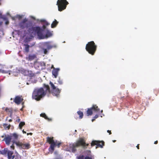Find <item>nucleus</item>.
<instances>
[{"instance_id": "1", "label": "nucleus", "mask_w": 159, "mask_h": 159, "mask_svg": "<svg viewBox=\"0 0 159 159\" xmlns=\"http://www.w3.org/2000/svg\"><path fill=\"white\" fill-rule=\"evenodd\" d=\"M29 32L31 39L36 35L39 39H43L50 37L52 35V32H51L43 25L42 27H33L29 29Z\"/></svg>"}, {"instance_id": "2", "label": "nucleus", "mask_w": 159, "mask_h": 159, "mask_svg": "<svg viewBox=\"0 0 159 159\" xmlns=\"http://www.w3.org/2000/svg\"><path fill=\"white\" fill-rule=\"evenodd\" d=\"M47 92H50V89L48 85H46L44 89L42 88H35L32 93V98L39 101L44 97Z\"/></svg>"}, {"instance_id": "3", "label": "nucleus", "mask_w": 159, "mask_h": 159, "mask_svg": "<svg viewBox=\"0 0 159 159\" xmlns=\"http://www.w3.org/2000/svg\"><path fill=\"white\" fill-rule=\"evenodd\" d=\"M17 70H16V71ZM18 71L24 75L29 76L30 80L29 82L26 83L27 84L29 85L31 83H34L36 82L37 80L34 76V75L31 71L25 70L22 68H20V70H18Z\"/></svg>"}, {"instance_id": "4", "label": "nucleus", "mask_w": 159, "mask_h": 159, "mask_svg": "<svg viewBox=\"0 0 159 159\" xmlns=\"http://www.w3.org/2000/svg\"><path fill=\"white\" fill-rule=\"evenodd\" d=\"M85 143L83 139H80L77 142V143L75 144H70L69 146L66 149V151L70 152H74L76 150L75 148L81 145L85 146Z\"/></svg>"}, {"instance_id": "5", "label": "nucleus", "mask_w": 159, "mask_h": 159, "mask_svg": "<svg viewBox=\"0 0 159 159\" xmlns=\"http://www.w3.org/2000/svg\"><path fill=\"white\" fill-rule=\"evenodd\" d=\"M97 48V46L93 41L88 43L86 46L85 49L88 52L92 55H94Z\"/></svg>"}, {"instance_id": "6", "label": "nucleus", "mask_w": 159, "mask_h": 159, "mask_svg": "<svg viewBox=\"0 0 159 159\" xmlns=\"http://www.w3.org/2000/svg\"><path fill=\"white\" fill-rule=\"evenodd\" d=\"M43 47L47 48V49L43 48V52L44 54H46L48 53L47 50H50L52 48H56L57 47V45L56 43H53L52 42H48L43 43L42 44Z\"/></svg>"}, {"instance_id": "7", "label": "nucleus", "mask_w": 159, "mask_h": 159, "mask_svg": "<svg viewBox=\"0 0 159 159\" xmlns=\"http://www.w3.org/2000/svg\"><path fill=\"white\" fill-rule=\"evenodd\" d=\"M47 140L51 144L50 147L49 148V150L51 152V153L54 150V148L56 146H57L58 147H59L61 144L60 143L58 142L57 141H54L53 139V138H51L48 137Z\"/></svg>"}, {"instance_id": "8", "label": "nucleus", "mask_w": 159, "mask_h": 159, "mask_svg": "<svg viewBox=\"0 0 159 159\" xmlns=\"http://www.w3.org/2000/svg\"><path fill=\"white\" fill-rule=\"evenodd\" d=\"M68 4L66 0H57V5L58 6V11H61L65 10Z\"/></svg>"}, {"instance_id": "9", "label": "nucleus", "mask_w": 159, "mask_h": 159, "mask_svg": "<svg viewBox=\"0 0 159 159\" xmlns=\"http://www.w3.org/2000/svg\"><path fill=\"white\" fill-rule=\"evenodd\" d=\"M14 143L20 149H28L30 147V144L27 143H22L20 142H14Z\"/></svg>"}, {"instance_id": "10", "label": "nucleus", "mask_w": 159, "mask_h": 159, "mask_svg": "<svg viewBox=\"0 0 159 159\" xmlns=\"http://www.w3.org/2000/svg\"><path fill=\"white\" fill-rule=\"evenodd\" d=\"M50 84L52 89V93L53 95L57 97H59L61 89L57 88L51 82H50Z\"/></svg>"}, {"instance_id": "11", "label": "nucleus", "mask_w": 159, "mask_h": 159, "mask_svg": "<svg viewBox=\"0 0 159 159\" xmlns=\"http://www.w3.org/2000/svg\"><path fill=\"white\" fill-rule=\"evenodd\" d=\"M31 25L30 22L26 18L23 19L19 24V26L22 28H27L30 26Z\"/></svg>"}, {"instance_id": "12", "label": "nucleus", "mask_w": 159, "mask_h": 159, "mask_svg": "<svg viewBox=\"0 0 159 159\" xmlns=\"http://www.w3.org/2000/svg\"><path fill=\"white\" fill-rule=\"evenodd\" d=\"M99 111V109L96 105H93L91 108H89L87 111V115L89 116L91 115L93 112L98 113Z\"/></svg>"}, {"instance_id": "13", "label": "nucleus", "mask_w": 159, "mask_h": 159, "mask_svg": "<svg viewBox=\"0 0 159 159\" xmlns=\"http://www.w3.org/2000/svg\"><path fill=\"white\" fill-rule=\"evenodd\" d=\"M16 70H20V69H14L13 71L10 70H7L2 69H0V73L4 74H8L9 75H10L11 74H12L13 75L15 76H16L18 75V73H20V72L18 71V70L16 71Z\"/></svg>"}, {"instance_id": "14", "label": "nucleus", "mask_w": 159, "mask_h": 159, "mask_svg": "<svg viewBox=\"0 0 159 159\" xmlns=\"http://www.w3.org/2000/svg\"><path fill=\"white\" fill-rule=\"evenodd\" d=\"M45 63L43 62L35 61L34 63V68L40 70L45 66Z\"/></svg>"}, {"instance_id": "15", "label": "nucleus", "mask_w": 159, "mask_h": 159, "mask_svg": "<svg viewBox=\"0 0 159 159\" xmlns=\"http://www.w3.org/2000/svg\"><path fill=\"white\" fill-rule=\"evenodd\" d=\"M94 145H96L97 146L96 147V149L98 147L102 148L104 145V142L98 141H93L91 143V146H93Z\"/></svg>"}, {"instance_id": "16", "label": "nucleus", "mask_w": 159, "mask_h": 159, "mask_svg": "<svg viewBox=\"0 0 159 159\" xmlns=\"http://www.w3.org/2000/svg\"><path fill=\"white\" fill-rule=\"evenodd\" d=\"M23 99L21 97L17 96L14 99V102L16 104H19L23 101Z\"/></svg>"}, {"instance_id": "17", "label": "nucleus", "mask_w": 159, "mask_h": 159, "mask_svg": "<svg viewBox=\"0 0 159 159\" xmlns=\"http://www.w3.org/2000/svg\"><path fill=\"white\" fill-rule=\"evenodd\" d=\"M60 70V69L59 68H54L53 69L52 71V74L55 78H56L57 77Z\"/></svg>"}, {"instance_id": "18", "label": "nucleus", "mask_w": 159, "mask_h": 159, "mask_svg": "<svg viewBox=\"0 0 159 159\" xmlns=\"http://www.w3.org/2000/svg\"><path fill=\"white\" fill-rule=\"evenodd\" d=\"M11 139V137L10 135H7L5 137L4 140L6 144L7 145H9Z\"/></svg>"}, {"instance_id": "19", "label": "nucleus", "mask_w": 159, "mask_h": 159, "mask_svg": "<svg viewBox=\"0 0 159 159\" xmlns=\"http://www.w3.org/2000/svg\"><path fill=\"white\" fill-rule=\"evenodd\" d=\"M87 156L85 157V159H94V157L91 155V152L90 151L86 152Z\"/></svg>"}, {"instance_id": "20", "label": "nucleus", "mask_w": 159, "mask_h": 159, "mask_svg": "<svg viewBox=\"0 0 159 159\" xmlns=\"http://www.w3.org/2000/svg\"><path fill=\"white\" fill-rule=\"evenodd\" d=\"M13 152L12 151H8L7 152L8 157V159H13L15 156H12Z\"/></svg>"}, {"instance_id": "21", "label": "nucleus", "mask_w": 159, "mask_h": 159, "mask_svg": "<svg viewBox=\"0 0 159 159\" xmlns=\"http://www.w3.org/2000/svg\"><path fill=\"white\" fill-rule=\"evenodd\" d=\"M36 57V56L34 55H29L28 57H26V59L30 61H31L34 59Z\"/></svg>"}, {"instance_id": "22", "label": "nucleus", "mask_w": 159, "mask_h": 159, "mask_svg": "<svg viewBox=\"0 0 159 159\" xmlns=\"http://www.w3.org/2000/svg\"><path fill=\"white\" fill-rule=\"evenodd\" d=\"M40 116L44 117L45 119L48 120V121H51L52 120L51 118H48L45 113H41L40 114Z\"/></svg>"}, {"instance_id": "23", "label": "nucleus", "mask_w": 159, "mask_h": 159, "mask_svg": "<svg viewBox=\"0 0 159 159\" xmlns=\"http://www.w3.org/2000/svg\"><path fill=\"white\" fill-rule=\"evenodd\" d=\"M5 111L7 112H8L10 113V116L11 118H12V110L11 108H5Z\"/></svg>"}, {"instance_id": "24", "label": "nucleus", "mask_w": 159, "mask_h": 159, "mask_svg": "<svg viewBox=\"0 0 159 159\" xmlns=\"http://www.w3.org/2000/svg\"><path fill=\"white\" fill-rule=\"evenodd\" d=\"M24 16V15H17L15 16V17H12V19L13 20H15V18H18L19 20H20Z\"/></svg>"}, {"instance_id": "25", "label": "nucleus", "mask_w": 159, "mask_h": 159, "mask_svg": "<svg viewBox=\"0 0 159 159\" xmlns=\"http://www.w3.org/2000/svg\"><path fill=\"white\" fill-rule=\"evenodd\" d=\"M10 136L11 137L12 139H16L18 138V135L16 133L13 134H11Z\"/></svg>"}, {"instance_id": "26", "label": "nucleus", "mask_w": 159, "mask_h": 159, "mask_svg": "<svg viewBox=\"0 0 159 159\" xmlns=\"http://www.w3.org/2000/svg\"><path fill=\"white\" fill-rule=\"evenodd\" d=\"M8 151L7 148H5L3 150L0 151V153L2 155L6 154Z\"/></svg>"}, {"instance_id": "27", "label": "nucleus", "mask_w": 159, "mask_h": 159, "mask_svg": "<svg viewBox=\"0 0 159 159\" xmlns=\"http://www.w3.org/2000/svg\"><path fill=\"white\" fill-rule=\"evenodd\" d=\"M58 23V22L57 21V20H55L51 24L52 28H53L55 27L57 25Z\"/></svg>"}, {"instance_id": "28", "label": "nucleus", "mask_w": 159, "mask_h": 159, "mask_svg": "<svg viewBox=\"0 0 159 159\" xmlns=\"http://www.w3.org/2000/svg\"><path fill=\"white\" fill-rule=\"evenodd\" d=\"M77 113L78 115L79 116V118L80 119H82L83 118V113L82 112L80 111H77Z\"/></svg>"}, {"instance_id": "29", "label": "nucleus", "mask_w": 159, "mask_h": 159, "mask_svg": "<svg viewBox=\"0 0 159 159\" xmlns=\"http://www.w3.org/2000/svg\"><path fill=\"white\" fill-rule=\"evenodd\" d=\"M10 125H8L7 124H4L3 125V126L5 129H9L10 127Z\"/></svg>"}, {"instance_id": "30", "label": "nucleus", "mask_w": 159, "mask_h": 159, "mask_svg": "<svg viewBox=\"0 0 159 159\" xmlns=\"http://www.w3.org/2000/svg\"><path fill=\"white\" fill-rule=\"evenodd\" d=\"M25 125L24 122H21L20 123L19 125V127L20 129H22V127Z\"/></svg>"}, {"instance_id": "31", "label": "nucleus", "mask_w": 159, "mask_h": 159, "mask_svg": "<svg viewBox=\"0 0 159 159\" xmlns=\"http://www.w3.org/2000/svg\"><path fill=\"white\" fill-rule=\"evenodd\" d=\"M25 50L26 52H27L29 51V46L28 45H25Z\"/></svg>"}, {"instance_id": "32", "label": "nucleus", "mask_w": 159, "mask_h": 159, "mask_svg": "<svg viewBox=\"0 0 159 159\" xmlns=\"http://www.w3.org/2000/svg\"><path fill=\"white\" fill-rule=\"evenodd\" d=\"M40 21L41 22H43L46 25H48V22H47V21L45 20H44V19H42V20H40Z\"/></svg>"}, {"instance_id": "33", "label": "nucleus", "mask_w": 159, "mask_h": 159, "mask_svg": "<svg viewBox=\"0 0 159 159\" xmlns=\"http://www.w3.org/2000/svg\"><path fill=\"white\" fill-rule=\"evenodd\" d=\"M98 115H96L95 116L93 117V118L92 120V121L93 122L96 119L98 118Z\"/></svg>"}, {"instance_id": "34", "label": "nucleus", "mask_w": 159, "mask_h": 159, "mask_svg": "<svg viewBox=\"0 0 159 159\" xmlns=\"http://www.w3.org/2000/svg\"><path fill=\"white\" fill-rule=\"evenodd\" d=\"M57 82L59 84H62L63 83L62 81L59 78L57 80Z\"/></svg>"}, {"instance_id": "35", "label": "nucleus", "mask_w": 159, "mask_h": 159, "mask_svg": "<svg viewBox=\"0 0 159 159\" xmlns=\"http://www.w3.org/2000/svg\"><path fill=\"white\" fill-rule=\"evenodd\" d=\"M77 159H84V156L83 155L77 157Z\"/></svg>"}, {"instance_id": "36", "label": "nucleus", "mask_w": 159, "mask_h": 159, "mask_svg": "<svg viewBox=\"0 0 159 159\" xmlns=\"http://www.w3.org/2000/svg\"><path fill=\"white\" fill-rule=\"evenodd\" d=\"M3 18L4 20H6L5 22V24L6 25L8 24L9 23V21L7 20V19L5 17V18Z\"/></svg>"}, {"instance_id": "37", "label": "nucleus", "mask_w": 159, "mask_h": 159, "mask_svg": "<svg viewBox=\"0 0 159 159\" xmlns=\"http://www.w3.org/2000/svg\"><path fill=\"white\" fill-rule=\"evenodd\" d=\"M16 157H17L18 158H19V157H20V155L17 152H16Z\"/></svg>"}, {"instance_id": "38", "label": "nucleus", "mask_w": 159, "mask_h": 159, "mask_svg": "<svg viewBox=\"0 0 159 159\" xmlns=\"http://www.w3.org/2000/svg\"><path fill=\"white\" fill-rule=\"evenodd\" d=\"M30 17L31 18H32V19H34V20H35V17H33V16H30Z\"/></svg>"}, {"instance_id": "39", "label": "nucleus", "mask_w": 159, "mask_h": 159, "mask_svg": "<svg viewBox=\"0 0 159 159\" xmlns=\"http://www.w3.org/2000/svg\"><path fill=\"white\" fill-rule=\"evenodd\" d=\"M10 147L11 149H14V147L13 145L11 146Z\"/></svg>"}, {"instance_id": "40", "label": "nucleus", "mask_w": 159, "mask_h": 159, "mask_svg": "<svg viewBox=\"0 0 159 159\" xmlns=\"http://www.w3.org/2000/svg\"><path fill=\"white\" fill-rule=\"evenodd\" d=\"M20 119L19 118L16 120V121L17 122H19L20 121Z\"/></svg>"}, {"instance_id": "41", "label": "nucleus", "mask_w": 159, "mask_h": 159, "mask_svg": "<svg viewBox=\"0 0 159 159\" xmlns=\"http://www.w3.org/2000/svg\"><path fill=\"white\" fill-rule=\"evenodd\" d=\"M107 132L108 133H109V134H111V131H110L109 130H108L107 131Z\"/></svg>"}, {"instance_id": "42", "label": "nucleus", "mask_w": 159, "mask_h": 159, "mask_svg": "<svg viewBox=\"0 0 159 159\" xmlns=\"http://www.w3.org/2000/svg\"><path fill=\"white\" fill-rule=\"evenodd\" d=\"M100 116L101 117H102V116H104V114H102L100 115Z\"/></svg>"}, {"instance_id": "43", "label": "nucleus", "mask_w": 159, "mask_h": 159, "mask_svg": "<svg viewBox=\"0 0 159 159\" xmlns=\"http://www.w3.org/2000/svg\"><path fill=\"white\" fill-rule=\"evenodd\" d=\"M157 142H157V141H155V142H154V144H157Z\"/></svg>"}, {"instance_id": "44", "label": "nucleus", "mask_w": 159, "mask_h": 159, "mask_svg": "<svg viewBox=\"0 0 159 159\" xmlns=\"http://www.w3.org/2000/svg\"><path fill=\"white\" fill-rule=\"evenodd\" d=\"M22 132H23V133H24V134H25V133H26V132H25V131L24 130H23V131H22Z\"/></svg>"}, {"instance_id": "45", "label": "nucleus", "mask_w": 159, "mask_h": 159, "mask_svg": "<svg viewBox=\"0 0 159 159\" xmlns=\"http://www.w3.org/2000/svg\"><path fill=\"white\" fill-rule=\"evenodd\" d=\"M29 134H30V135H32V133H30V134L28 133H27V135H29Z\"/></svg>"}, {"instance_id": "46", "label": "nucleus", "mask_w": 159, "mask_h": 159, "mask_svg": "<svg viewBox=\"0 0 159 159\" xmlns=\"http://www.w3.org/2000/svg\"><path fill=\"white\" fill-rule=\"evenodd\" d=\"M51 68H53V69L54 68V67H53V65H52V66H51Z\"/></svg>"}, {"instance_id": "47", "label": "nucleus", "mask_w": 159, "mask_h": 159, "mask_svg": "<svg viewBox=\"0 0 159 159\" xmlns=\"http://www.w3.org/2000/svg\"><path fill=\"white\" fill-rule=\"evenodd\" d=\"M137 148H138V149H139V145H138L137 146Z\"/></svg>"}, {"instance_id": "48", "label": "nucleus", "mask_w": 159, "mask_h": 159, "mask_svg": "<svg viewBox=\"0 0 159 159\" xmlns=\"http://www.w3.org/2000/svg\"><path fill=\"white\" fill-rule=\"evenodd\" d=\"M11 121H12V120L11 119H10L9 120V121L10 122H11Z\"/></svg>"}, {"instance_id": "49", "label": "nucleus", "mask_w": 159, "mask_h": 159, "mask_svg": "<svg viewBox=\"0 0 159 159\" xmlns=\"http://www.w3.org/2000/svg\"><path fill=\"white\" fill-rule=\"evenodd\" d=\"M1 15H2V13L0 12V16H1Z\"/></svg>"}, {"instance_id": "50", "label": "nucleus", "mask_w": 159, "mask_h": 159, "mask_svg": "<svg viewBox=\"0 0 159 159\" xmlns=\"http://www.w3.org/2000/svg\"><path fill=\"white\" fill-rule=\"evenodd\" d=\"M116 141V140H113V142H115Z\"/></svg>"}, {"instance_id": "51", "label": "nucleus", "mask_w": 159, "mask_h": 159, "mask_svg": "<svg viewBox=\"0 0 159 159\" xmlns=\"http://www.w3.org/2000/svg\"><path fill=\"white\" fill-rule=\"evenodd\" d=\"M102 112H103V111H102V110L101 111V113H102Z\"/></svg>"}, {"instance_id": "52", "label": "nucleus", "mask_w": 159, "mask_h": 159, "mask_svg": "<svg viewBox=\"0 0 159 159\" xmlns=\"http://www.w3.org/2000/svg\"><path fill=\"white\" fill-rule=\"evenodd\" d=\"M12 100V98H11V100Z\"/></svg>"}, {"instance_id": "53", "label": "nucleus", "mask_w": 159, "mask_h": 159, "mask_svg": "<svg viewBox=\"0 0 159 159\" xmlns=\"http://www.w3.org/2000/svg\"><path fill=\"white\" fill-rule=\"evenodd\" d=\"M20 110H22V108H21Z\"/></svg>"}, {"instance_id": "54", "label": "nucleus", "mask_w": 159, "mask_h": 159, "mask_svg": "<svg viewBox=\"0 0 159 159\" xmlns=\"http://www.w3.org/2000/svg\"><path fill=\"white\" fill-rule=\"evenodd\" d=\"M7 14H8V15H9V13H7Z\"/></svg>"}, {"instance_id": "55", "label": "nucleus", "mask_w": 159, "mask_h": 159, "mask_svg": "<svg viewBox=\"0 0 159 159\" xmlns=\"http://www.w3.org/2000/svg\"><path fill=\"white\" fill-rule=\"evenodd\" d=\"M75 132H76V130H75Z\"/></svg>"}]
</instances>
